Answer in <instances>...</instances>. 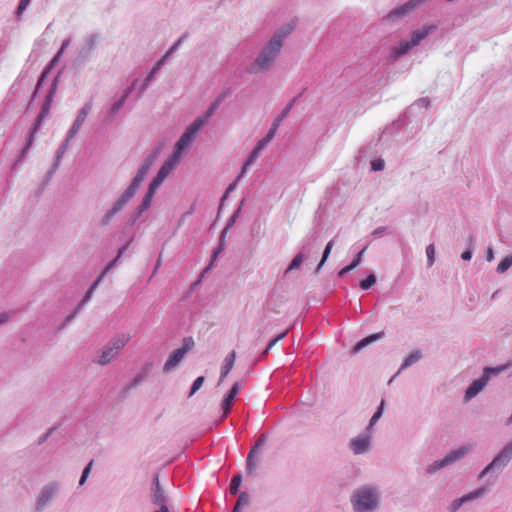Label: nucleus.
Wrapping results in <instances>:
<instances>
[{"instance_id": "61", "label": "nucleus", "mask_w": 512, "mask_h": 512, "mask_svg": "<svg viewBox=\"0 0 512 512\" xmlns=\"http://www.w3.org/2000/svg\"><path fill=\"white\" fill-rule=\"evenodd\" d=\"M61 57L60 53H56V55L52 58V60L49 62V64L44 68L45 71L50 73V71L53 69V67L56 65V63L59 61Z\"/></svg>"}, {"instance_id": "5", "label": "nucleus", "mask_w": 512, "mask_h": 512, "mask_svg": "<svg viewBox=\"0 0 512 512\" xmlns=\"http://www.w3.org/2000/svg\"><path fill=\"white\" fill-rule=\"evenodd\" d=\"M512 460V441L508 442L493 458V460L480 472L478 478L481 479L487 474L501 473L503 469Z\"/></svg>"}, {"instance_id": "19", "label": "nucleus", "mask_w": 512, "mask_h": 512, "mask_svg": "<svg viewBox=\"0 0 512 512\" xmlns=\"http://www.w3.org/2000/svg\"><path fill=\"white\" fill-rule=\"evenodd\" d=\"M58 79H59V74L53 79V81L51 83V86H50V89L48 91V94L46 95L45 100H44V102L42 104L40 113L38 114V116H40V117H42L44 119L49 114L50 107H51V104H52V101H53V97H54V95L56 93V90H57Z\"/></svg>"}, {"instance_id": "17", "label": "nucleus", "mask_w": 512, "mask_h": 512, "mask_svg": "<svg viewBox=\"0 0 512 512\" xmlns=\"http://www.w3.org/2000/svg\"><path fill=\"white\" fill-rule=\"evenodd\" d=\"M485 492L486 488L481 487L473 492H470L460 498L455 499L449 507L450 512H456L464 503L482 497L485 494Z\"/></svg>"}, {"instance_id": "48", "label": "nucleus", "mask_w": 512, "mask_h": 512, "mask_svg": "<svg viewBox=\"0 0 512 512\" xmlns=\"http://www.w3.org/2000/svg\"><path fill=\"white\" fill-rule=\"evenodd\" d=\"M204 381H205L204 376L197 377L194 380V382L192 383L188 397H192L202 387Z\"/></svg>"}, {"instance_id": "40", "label": "nucleus", "mask_w": 512, "mask_h": 512, "mask_svg": "<svg viewBox=\"0 0 512 512\" xmlns=\"http://www.w3.org/2000/svg\"><path fill=\"white\" fill-rule=\"evenodd\" d=\"M194 138H192L190 135H188L186 132H184L181 137L178 139V141L176 142L175 146L178 147L179 149L185 151L189 145L191 144V142L193 141Z\"/></svg>"}, {"instance_id": "46", "label": "nucleus", "mask_w": 512, "mask_h": 512, "mask_svg": "<svg viewBox=\"0 0 512 512\" xmlns=\"http://www.w3.org/2000/svg\"><path fill=\"white\" fill-rule=\"evenodd\" d=\"M241 177H237L231 184H229V186L227 187L224 195L222 196L221 198V201H220V206H219V209H218V214L220 213L222 207H223V204H224V201L227 199L229 193H231L233 190L236 189V186H237V182L238 180L240 179Z\"/></svg>"}, {"instance_id": "39", "label": "nucleus", "mask_w": 512, "mask_h": 512, "mask_svg": "<svg viewBox=\"0 0 512 512\" xmlns=\"http://www.w3.org/2000/svg\"><path fill=\"white\" fill-rule=\"evenodd\" d=\"M475 236L474 235H470L468 237V240H467V249L461 254V258L464 260V261H469L471 258H472V255H473V248H474V243H475Z\"/></svg>"}, {"instance_id": "34", "label": "nucleus", "mask_w": 512, "mask_h": 512, "mask_svg": "<svg viewBox=\"0 0 512 512\" xmlns=\"http://www.w3.org/2000/svg\"><path fill=\"white\" fill-rule=\"evenodd\" d=\"M422 358V353L420 350H415L413 351L410 355H408L405 360L403 361L401 367H400V370L398 371V373L403 370V369H406L408 367H410L412 364L418 362L420 359Z\"/></svg>"}, {"instance_id": "9", "label": "nucleus", "mask_w": 512, "mask_h": 512, "mask_svg": "<svg viewBox=\"0 0 512 512\" xmlns=\"http://www.w3.org/2000/svg\"><path fill=\"white\" fill-rule=\"evenodd\" d=\"M150 500L153 505H167L168 504V495L160 484L159 474L154 473L152 478V483L150 487Z\"/></svg>"}, {"instance_id": "21", "label": "nucleus", "mask_w": 512, "mask_h": 512, "mask_svg": "<svg viewBox=\"0 0 512 512\" xmlns=\"http://www.w3.org/2000/svg\"><path fill=\"white\" fill-rule=\"evenodd\" d=\"M487 383L488 381L486 380V377L482 376L474 380L465 391V401H469L472 398H474L478 393H480L484 389Z\"/></svg>"}, {"instance_id": "32", "label": "nucleus", "mask_w": 512, "mask_h": 512, "mask_svg": "<svg viewBox=\"0 0 512 512\" xmlns=\"http://www.w3.org/2000/svg\"><path fill=\"white\" fill-rule=\"evenodd\" d=\"M238 499L231 512H240L242 507L248 506L251 502V497L247 492L238 493Z\"/></svg>"}, {"instance_id": "11", "label": "nucleus", "mask_w": 512, "mask_h": 512, "mask_svg": "<svg viewBox=\"0 0 512 512\" xmlns=\"http://www.w3.org/2000/svg\"><path fill=\"white\" fill-rule=\"evenodd\" d=\"M239 391H240L239 383L235 382L231 386L229 391L224 395V398L221 402L222 416L218 420L217 424H219L224 419H226L227 416L230 414V412L232 411L234 400H235L236 396L238 395Z\"/></svg>"}, {"instance_id": "41", "label": "nucleus", "mask_w": 512, "mask_h": 512, "mask_svg": "<svg viewBox=\"0 0 512 512\" xmlns=\"http://www.w3.org/2000/svg\"><path fill=\"white\" fill-rule=\"evenodd\" d=\"M384 408H385V400H381L377 410L375 411V413L373 414V416L371 417L370 421H369V425H368V428H371L372 426H374L377 421L381 418L383 412H384Z\"/></svg>"}, {"instance_id": "16", "label": "nucleus", "mask_w": 512, "mask_h": 512, "mask_svg": "<svg viewBox=\"0 0 512 512\" xmlns=\"http://www.w3.org/2000/svg\"><path fill=\"white\" fill-rule=\"evenodd\" d=\"M102 281V276H98V278L94 281V283L91 285V287L88 289V291L85 293L83 299L81 302L74 308V310L64 319L62 325L59 327V329L64 328L66 325H68L78 314V312L81 310L82 306L90 300L92 293L94 289L97 287V285Z\"/></svg>"}, {"instance_id": "26", "label": "nucleus", "mask_w": 512, "mask_h": 512, "mask_svg": "<svg viewBox=\"0 0 512 512\" xmlns=\"http://www.w3.org/2000/svg\"><path fill=\"white\" fill-rule=\"evenodd\" d=\"M384 337V332H379V333H374V334H371L363 339H361L360 341H358L354 347L352 348V352L353 353H358L359 351H361L363 348H365L366 346L370 345L371 343L381 339Z\"/></svg>"}, {"instance_id": "47", "label": "nucleus", "mask_w": 512, "mask_h": 512, "mask_svg": "<svg viewBox=\"0 0 512 512\" xmlns=\"http://www.w3.org/2000/svg\"><path fill=\"white\" fill-rule=\"evenodd\" d=\"M165 179H163L162 177H160L159 175H156L152 181L150 182L149 184V187H148V192L152 193L155 195L157 189L159 188V186L163 183Z\"/></svg>"}, {"instance_id": "36", "label": "nucleus", "mask_w": 512, "mask_h": 512, "mask_svg": "<svg viewBox=\"0 0 512 512\" xmlns=\"http://www.w3.org/2000/svg\"><path fill=\"white\" fill-rule=\"evenodd\" d=\"M242 482V476L240 473L234 474L231 478L230 485H229V492L231 495H236L239 492V487Z\"/></svg>"}, {"instance_id": "29", "label": "nucleus", "mask_w": 512, "mask_h": 512, "mask_svg": "<svg viewBox=\"0 0 512 512\" xmlns=\"http://www.w3.org/2000/svg\"><path fill=\"white\" fill-rule=\"evenodd\" d=\"M161 64L162 60L158 61L156 65L152 68V70L149 72V74L146 76L142 85L139 88L138 97L142 95V93L147 89L151 81L155 78V75L159 71Z\"/></svg>"}, {"instance_id": "20", "label": "nucleus", "mask_w": 512, "mask_h": 512, "mask_svg": "<svg viewBox=\"0 0 512 512\" xmlns=\"http://www.w3.org/2000/svg\"><path fill=\"white\" fill-rule=\"evenodd\" d=\"M369 446L370 439L368 436L360 435L350 441V448L356 455L366 453L369 449Z\"/></svg>"}, {"instance_id": "50", "label": "nucleus", "mask_w": 512, "mask_h": 512, "mask_svg": "<svg viewBox=\"0 0 512 512\" xmlns=\"http://www.w3.org/2000/svg\"><path fill=\"white\" fill-rule=\"evenodd\" d=\"M48 74L49 73L43 69V71L41 72V74H40V76L38 78L35 91L32 94V100L36 97L38 91L40 90V88L42 87L43 83L45 82V79L47 78Z\"/></svg>"}, {"instance_id": "33", "label": "nucleus", "mask_w": 512, "mask_h": 512, "mask_svg": "<svg viewBox=\"0 0 512 512\" xmlns=\"http://www.w3.org/2000/svg\"><path fill=\"white\" fill-rule=\"evenodd\" d=\"M226 97V93L220 94L209 106L207 111L204 115H202L203 118H205L207 121L210 119V117L215 113V111L218 109L220 104L223 102V100Z\"/></svg>"}, {"instance_id": "49", "label": "nucleus", "mask_w": 512, "mask_h": 512, "mask_svg": "<svg viewBox=\"0 0 512 512\" xmlns=\"http://www.w3.org/2000/svg\"><path fill=\"white\" fill-rule=\"evenodd\" d=\"M426 255H427L428 267H431L435 262V246H434V244H429L426 247Z\"/></svg>"}, {"instance_id": "25", "label": "nucleus", "mask_w": 512, "mask_h": 512, "mask_svg": "<svg viewBox=\"0 0 512 512\" xmlns=\"http://www.w3.org/2000/svg\"><path fill=\"white\" fill-rule=\"evenodd\" d=\"M413 48L410 41H401L398 46H394L390 52V60L396 61L401 56L407 54Z\"/></svg>"}, {"instance_id": "64", "label": "nucleus", "mask_w": 512, "mask_h": 512, "mask_svg": "<svg viewBox=\"0 0 512 512\" xmlns=\"http://www.w3.org/2000/svg\"><path fill=\"white\" fill-rule=\"evenodd\" d=\"M171 169L166 166L164 163L163 165L161 166V168L159 169L157 175H159L160 177H162L163 179H165L170 173H171Z\"/></svg>"}, {"instance_id": "13", "label": "nucleus", "mask_w": 512, "mask_h": 512, "mask_svg": "<svg viewBox=\"0 0 512 512\" xmlns=\"http://www.w3.org/2000/svg\"><path fill=\"white\" fill-rule=\"evenodd\" d=\"M268 435L262 433L257 438L255 444L251 447L250 452L246 459V469L249 474H252L256 469L255 458L259 454L260 449L266 444Z\"/></svg>"}, {"instance_id": "43", "label": "nucleus", "mask_w": 512, "mask_h": 512, "mask_svg": "<svg viewBox=\"0 0 512 512\" xmlns=\"http://www.w3.org/2000/svg\"><path fill=\"white\" fill-rule=\"evenodd\" d=\"M512 266V255L503 258L498 264L496 271L499 274L505 273Z\"/></svg>"}, {"instance_id": "14", "label": "nucleus", "mask_w": 512, "mask_h": 512, "mask_svg": "<svg viewBox=\"0 0 512 512\" xmlns=\"http://www.w3.org/2000/svg\"><path fill=\"white\" fill-rule=\"evenodd\" d=\"M315 239V236H311L310 238H308L306 243L302 246L301 251L297 255H295V257L288 265L285 274L289 273L292 270L300 268L304 259L310 254Z\"/></svg>"}, {"instance_id": "57", "label": "nucleus", "mask_w": 512, "mask_h": 512, "mask_svg": "<svg viewBox=\"0 0 512 512\" xmlns=\"http://www.w3.org/2000/svg\"><path fill=\"white\" fill-rule=\"evenodd\" d=\"M119 262V259L117 257H115L114 259H112L107 265L106 267L103 269L102 273L99 275V276H102V278L108 273L110 272L116 265L117 263Z\"/></svg>"}, {"instance_id": "45", "label": "nucleus", "mask_w": 512, "mask_h": 512, "mask_svg": "<svg viewBox=\"0 0 512 512\" xmlns=\"http://www.w3.org/2000/svg\"><path fill=\"white\" fill-rule=\"evenodd\" d=\"M153 197H154V194H152L148 191L146 192V194L144 195V197L142 199L141 204L138 206L140 211L145 212L150 208Z\"/></svg>"}, {"instance_id": "63", "label": "nucleus", "mask_w": 512, "mask_h": 512, "mask_svg": "<svg viewBox=\"0 0 512 512\" xmlns=\"http://www.w3.org/2000/svg\"><path fill=\"white\" fill-rule=\"evenodd\" d=\"M413 105H416V106H419V107L428 108L430 106V99L428 97L419 98L418 100H416L414 102Z\"/></svg>"}, {"instance_id": "54", "label": "nucleus", "mask_w": 512, "mask_h": 512, "mask_svg": "<svg viewBox=\"0 0 512 512\" xmlns=\"http://www.w3.org/2000/svg\"><path fill=\"white\" fill-rule=\"evenodd\" d=\"M143 213L144 212L140 211V209L137 207L134 210V212L131 214L130 218L128 219L127 224L130 225V226H133Z\"/></svg>"}, {"instance_id": "58", "label": "nucleus", "mask_w": 512, "mask_h": 512, "mask_svg": "<svg viewBox=\"0 0 512 512\" xmlns=\"http://www.w3.org/2000/svg\"><path fill=\"white\" fill-rule=\"evenodd\" d=\"M302 95V93H300L299 95H297L296 97H294L288 104L287 106L282 110V116H288V114L290 113L291 109L293 108L294 104L297 102V100L299 99V97Z\"/></svg>"}, {"instance_id": "51", "label": "nucleus", "mask_w": 512, "mask_h": 512, "mask_svg": "<svg viewBox=\"0 0 512 512\" xmlns=\"http://www.w3.org/2000/svg\"><path fill=\"white\" fill-rule=\"evenodd\" d=\"M93 462H94V461H93V460H91V461L86 465V467L83 469L82 474H81V477H80V480H79V484H80V485H83V484L86 482V480H87V478H88V476H89V473H90V471H91V468H92Z\"/></svg>"}, {"instance_id": "31", "label": "nucleus", "mask_w": 512, "mask_h": 512, "mask_svg": "<svg viewBox=\"0 0 512 512\" xmlns=\"http://www.w3.org/2000/svg\"><path fill=\"white\" fill-rule=\"evenodd\" d=\"M224 247H225V236L224 235H220L219 237V243H218V246L214 249L213 253H212V256H211V261H210V264L208 267H206L203 272H202V276L207 273L213 266V263L214 261L218 258V256L223 252L224 250Z\"/></svg>"}, {"instance_id": "37", "label": "nucleus", "mask_w": 512, "mask_h": 512, "mask_svg": "<svg viewBox=\"0 0 512 512\" xmlns=\"http://www.w3.org/2000/svg\"><path fill=\"white\" fill-rule=\"evenodd\" d=\"M333 245H334V240H330L326 246H325V249L323 251V255H322V258L319 262V264L317 265L316 269H315V273H319L322 266L325 264V262L327 261L330 253H331V250L333 248Z\"/></svg>"}, {"instance_id": "60", "label": "nucleus", "mask_w": 512, "mask_h": 512, "mask_svg": "<svg viewBox=\"0 0 512 512\" xmlns=\"http://www.w3.org/2000/svg\"><path fill=\"white\" fill-rule=\"evenodd\" d=\"M208 121L202 116L197 117L191 124L198 131L207 123Z\"/></svg>"}, {"instance_id": "6", "label": "nucleus", "mask_w": 512, "mask_h": 512, "mask_svg": "<svg viewBox=\"0 0 512 512\" xmlns=\"http://www.w3.org/2000/svg\"><path fill=\"white\" fill-rule=\"evenodd\" d=\"M472 450L471 446L464 445L459 447L458 449H455L451 452H449L443 459L436 460L430 465L427 466L426 472L428 474H434L438 470L447 467L451 464H453L455 461L463 458L465 455H467Z\"/></svg>"}, {"instance_id": "52", "label": "nucleus", "mask_w": 512, "mask_h": 512, "mask_svg": "<svg viewBox=\"0 0 512 512\" xmlns=\"http://www.w3.org/2000/svg\"><path fill=\"white\" fill-rule=\"evenodd\" d=\"M384 168H385V162L381 158L375 159L371 162V170L372 171L378 172V171L384 170Z\"/></svg>"}, {"instance_id": "62", "label": "nucleus", "mask_w": 512, "mask_h": 512, "mask_svg": "<svg viewBox=\"0 0 512 512\" xmlns=\"http://www.w3.org/2000/svg\"><path fill=\"white\" fill-rule=\"evenodd\" d=\"M365 249L366 248H363L361 251H359L356 256L354 257V259L352 260V262L350 263L352 265V267L356 268L362 261V256L365 252Z\"/></svg>"}, {"instance_id": "3", "label": "nucleus", "mask_w": 512, "mask_h": 512, "mask_svg": "<svg viewBox=\"0 0 512 512\" xmlns=\"http://www.w3.org/2000/svg\"><path fill=\"white\" fill-rule=\"evenodd\" d=\"M282 47L277 41L269 40V42L262 48L257 58L248 68V72L256 74L263 71H268L276 57L278 56Z\"/></svg>"}, {"instance_id": "27", "label": "nucleus", "mask_w": 512, "mask_h": 512, "mask_svg": "<svg viewBox=\"0 0 512 512\" xmlns=\"http://www.w3.org/2000/svg\"><path fill=\"white\" fill-rule=\"evenodd\" d=\"M126 98H124L123 96H121L118 100H116L112 105L111 107L109 108L108 112H107V115H106V122L109 124L111 123L114 118L117 116V114L119 113V111L123 108L125 102H126Z\"/></svg>"}, {"instance_id": "42", "label": "nucleus", "mask_w": 512, "mask_h": 512, "mask_svg": "<svg viewBox=\"0 0 512 512\" xmlns=\"http://www.w3.org/2000/svg\"><path fill=\"white\" fill-rule=\"evenodd\" d=\"M259 154H260V151H258L255 148L251 151V153L249 154L248 158L246 159V161L244 163V166L242 167L239 177H242L245 174L247 167L254 163V161L257 159Z\"/></svg>"}, {"instance_id": "44", "label": "nucleus", "mask_w": 512, "mask_h": 512, "mask_svg": "<svg viewBox=\"0 0 512 512\" xmlns=\"http://www.w3.org/2000/svg\"><path fill=\"white\" fill-rule=\"evenodd\" d=\"M376 283V276L370 273L365 279L361 280L359 286L362 290H368Z\"/></svg>"}, {"instance_id": "23", "label": "nucleus", "mask_w": 512, "mask_h": 512, "mask_svg": "<svg viewBox=\"0 0 512 512\" xmlns=\"http://www.w3.org/2000/svg\"><path fill=\"white\" fill-rule=\"evenodd\" d=\"M149 368L145 367L139 372L121 391V397H126L130 390L136 388L139 384H141L146 377L148 376Z\"/></svg>"}, {"instance_id": "35", "label": "nucleus", "mask_w": 512, "mask_h": 512, "mask_svg": "<svg viewBox=\"0 0 512 512\" xmlns=\"http://www.w3.org/2000/svg\"><path fill=\"white\" fill-rule=\"evenodd\" d=\"M244 204V199H242L239 207L234 211V213L231 215V217L228 219L227 223H226V226L224 227V229L222 230L221 234L220 235H224L226 237V233L233 227L236 219L238 218L239 216V213L242 209V206Z\"/></svg>"}, {"instance_id": "2", "label": "nucleus", "mask_w": 512, "mask_h": 512, "mask_svg": "<svg viewBox=\"0 0 512 512\" xmlns=\"http://www.w3.org/2000/svg\"><path fill=\"white\" fill-rule=\"evenodd\" d=\"M354 512H375L380 506V492L377 487L365 485L351 495Z\"/></svg>"}, {"instance_id": "24", "label": "nucleus", "mask_w": 512, "mask_h": 512, "mask_svg": "<svg viewBox=\"0 0 512 512\" xmlns=\"http://www.w3.org/2000/svg\"><path fill=\"white\" fill-rule=\"evenodd\" d=\"M434 29H436V26L434 25H425L421 29L413 31L410 40L411 45H413V47L417 46Z\"/></svg>"}, {"instance_id": "22", "label": "nucleus", "mask_w": 512, "mask_h": 512, "mask_svg": "<svg viewBox=\"0 0 512 512\" xmlns=\"http://www.w3.org/2000/svg\"><path fill=\"white\" fill-rule=\"evenodd\" d=\"M70 140H67V138L65 139V141L61 144V146L57 149L56 151V155H55V161L52 165V167L48 170L47 174H46V177H45V180H44V184H46L47 182H49L50 178L52 177V175L55 173V171L57 170L60 162H61V159L68 147V143H69Z\"/></svg>"}, {"instance_id": "18", "label": "nucleus", "mask_w": 512, "mask_h": 512, "mask_svg": "<svg viewBox=\"0 0 512 512\" xmlns=\"http://www.w3.org/2000/svg\"><path fill=\"white\" fill-rule=\"evenodd\" d=\"M43 120H44V118H42L40 116L36 117L35 122L30 129L26 145L21 150V153L19 155V158L17 159V162H21L25 158L28 150L30 149V147L32 146V144L34 142L35 135L38 132V130L40 129Z\"/></svg>"}, {"instance_id": "7", "label": "nucleus", "mask_w": 512, "mask_h": 512, "mask_svg": "<svg viewBox=\"0 0 512 512\" xmlns=\"http://www.w3.org/2000/svg\"><path fill=\"white\" fill-rule=\"evenodd\" d=\"M194 340L192 337H185L183 339V346L174 350L166 360L163 371L165 373L173 371L181 361L184 359L185 355L188 351H190L194 347Z\"/></svg>"}, {"instance_id": "55", "label": "nucleus", "mask_w": 512, "mask_h": 512, "mask_svg": "<svg viewBox=\"0 0 512 512\" xmlns=\"http://www.w3.org/2000/svg\"><path fill=\"white\" fill-rule=\"evenodd\" d=\"M143 213L144 212L140 211V209L137 207L134 210V212L131 214L130 218L128 219L127 224L130 225V226H133Z\"/></svg>"}, {"instance_id": "12", "label": "nucleus", "mask_w": 512, "mask_h": 512, "mask_svg": "<svg viewBox=\"0 0 512 512\" xmlns=\"http://www.w3.org/2000/svg\"><path fill=\"white\" fill-rule=\"evenodd\" d=\"M58 489L59 486L56 482L49 483L42 488L35 505L37 512L42 511L48 505V503L56 495Z\"/></svg>"}, {"instance_id": "53", "label": "nucleus", "mask_w": 512, "mask_h": 512, "mask_svg": "<svg viewBox=\"0 0 512 512\" xmlns=\"http://www.w3.org/2000/svg\"><path fill=\"white\" fill-rule=\"evenodd\" d=\"M287 333L288 330H285L282 333L278 334L276 337H274L268 342L266 347L271 350L280 340L286 337Z\"/></svg>"}, {"instance_id": "4", "label": "nucleus", "mask_w": 512, "mask_h": 512, "mask_svg": "<svg viewBox=\"0 0 512 512\" xmlns=\"http://www.w3.org/2000/svg\"><path fill=\"white\" fill-rule=\"evenodd\" d=\"M130 336L120 334L113 337L99 352L96 359L93 360L101 366L108 365L129 342Z\"/></svg>"}, {"instance_id": "10", "label": "nucleus", "mask_w": 512, "mask_h": 512, "mask_svg": "<svg viewBox=\"0 0 512 512\" xmlns=\"http://www.w3.org/2000/svg\"><path fill=\"white\" fill-rule=\"evenodd\" d=\"M427 0H409L405 4L398 6L391 10L385 17V20H397L405 17L412 12L416 7L426 2Z\"/></svg>"}, {"instance_id": "56", "label": "nucleus", "mask_w": 512, "mask_h": 512, "mask_svg": "<svg viewBox=\"0 0 512 512\" xmlns=\"http://www.w3.org/2000/svg\"><path fill=\"white\" fill-rule=\"evenodd\" d=\"M31 0H20L19 5L16 9V17L19 18L27 6L30 4Z\"/></svg>"}, {"instance_id": "8", "label": "nucleus", "mask_w": 512, "mask_h": 512, "mask_svg": "<svg viewBox=\"0 0 512 512\" xmlns=\"http://www.w3.org/2000/svg\"><path fill=\"white\" fill-rule=\"evenodd\" d=\"M100 38V34L93 33L89 35L83 45L78 49L74 58V64L76 66L84 65L91 57L92 51L95 49L96 43Z\"/></svg>"}, {"instance_id": "30", "label": "nucleus", "mask_w": 512, "mask_h": 512, "mask_svg": "<svg viewBox=\"0 0 512 512\" xmlns=\"http://www.w3.org/2000/svg\"><path fill=\"white\" fill-rule=\"evenodd\" d=\"M292 30V26L284 25L273 34L270 40L277 41L280 47H282L284 39L291 33Z\"/></svg>"}, {"instance_id": "59", "label": "nucleus", "mask_w": 512, "mask_h": 512, "mask_svg": "<svg viewBox=\"0 0 512 512\" xmlns=\"http://www.w3.org/2000/svg\"><path fill=\"white\" fill-rule=\"evenodd\" d=\"M302 95V93H300L299 95H297L296 97H294L288 104L287 106L282 110V116H288V114L290 113L291 109L293 108L294 104L297 102V100L299 99V97Z\"/></svg>"}, {"instance_id": "15", "label": "nucleus", "mask_w": 512, "mask_h": 512, "mask_svg": "<svg viewBox=\"0 0 512 512\" xmlns=\"http://www.w3.org/2000/svg\"><path fill=\"white\" fill-rule=\"evenodd\" d=\"M91 110H92V102L91 101L87 102L83 105V107L79 110L75 121L73 122L71 128L69 129V131L67 133V140H71L76 136V134L80 130L81 126L85 122L87 115L91 112Z\"/></svg>"}, {"instance_id": "28", "label": "nucleus", "mask_w": 512, "mask_h": 512, "mask_svg": "<svg viewBox=\"0 0 512 512\" xmlns=\"http://www.w3.org/2000/svg\"><path fill=\"white\" fill-rule=\"evenodd\" d=\"M236 359L235 351H231L224 359L223 366L221 368L220 381L223 380L229 372L232 370Z\"/></svg>"}, {"instance_id": "38", "label": "nucleus", "mask_w": 512, "mask_h": 512, "mask_svg": "<svg viewBox=\"0 0 512 512\" xmlns=\"http://www.w3.org/2000/svg\"><path fill=\"white\" fill-rule=\"evenodd\" d=\"M505 369L506 366L485 367L483 370L482 377H486V380L489 381L492 377L498 376Z\"/></svg>"}, {"instance_id": "1", "label": "nucleus", "mask_w": 512, "mask_h": 512, "mask_svg": "<svg viewBox=\"0 0 512 512\" xmlns=\"http://www.w3.org/2000/svg\"><path fill=\"white\" fill-rule=\"evenodd\" d=\"M157 158V151L148 155L137 170L136 175L132 179L130 185L125 189L121 196L114 202L111 209H109L100 221L101 226H106L110 223L112 218L120 212L128 202L134 197L141 183L147 176L151 166Z\"/></svg>"}]
</instances>
